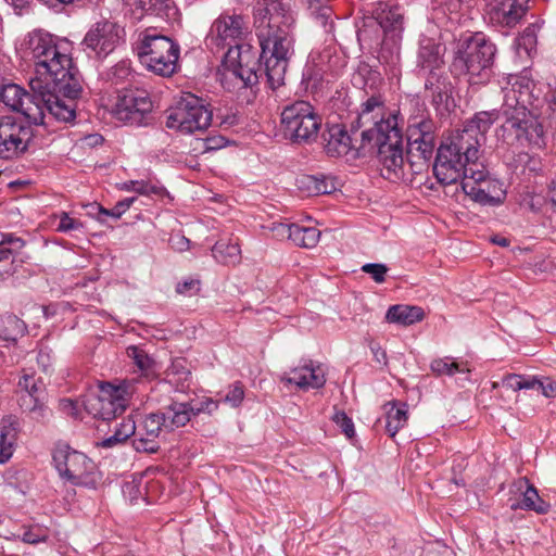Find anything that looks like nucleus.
I'll list each match as a JSON object with an SVG mask.
<instances>
[{"mask_svg": "<svg viewBox=\"0 0 556 556\" xmlns=\"http://www.w3.org/2000/svg\"><path fill=\"white\" fill-rule=\"evenodd\" d=\"M52 460L59 476L73 485L96 488V465L84 453L59 443L52 451Z\"/></svg>", "mask_w": 556, "mask_h": 556, "instance_id": "nucleus-13", "label": "nucleus"}, {"mask_svg": "<svg viewBox=\"0 0 556 556\" xmlns=\"http://www.w3.org/2000/svg\"><path fill=\"white\" fill-rule=\"evenodd\" d=\"M136 200V197H130L118 201L113 208L109 210V217L118 219Z\"/></svg>", "mask_w": 556, "mask_h": 556, "instance_id": "nucleus-57", "label": "nucleus"}, {"mask_svg": "<svg viewBox=\"0 0 556 556\" xmlns=\"http://www.w3.org/2000/svg\"><path fill=\"white\" fill-rule=\"evenodd\" d=\"M125 30L123 27L114 22L104 21L97 23L87 33L84 42L99 58H105L123 42Z\"/></svg>", "mask_w": 556, "mask_h": 556, "instance_id": "nucleus-19", "label": "nucleus"}, {"mask_svg": "<svg viewBox=\"0 0 556 556\" xmlns=\"http://www.w3.org/2000/svg\"><path fill=\"white\" fill-rule=\"evenodd\" d=\"M529 0H485L489 22L494 26L513 28L528 11Z\"/></svg>", "mask_w": 556, "mask_h": 556, "instance_id": "nucleus-20", "label": "nucleus"}, {"mask_svg": "<svg viewBox=\"0 0 556 556\" xmlns=\"http://www.w3.org/2000/svg\"><path fill=\"white\" fill-rule=\"evenodd\" d=\"M169 244L175 251L184 252L189 249L190 240L180 233H176L169 238Z\"/></svg>", "mask_w": 556, "mask_h": 556, "instance_id": "nucleus-60", "label": "nucleus"}, {"mask_svg": "<svg viewBox=\"0 0 556 556\" xmlns=\"http://www.w3.org/2000/svg\"><path fill=\"white\" fill-rule=\"evenodd\" d=\"M531 384V376L517 375V374H507L502 377L500 381L492 382V390H496L498 388H506L507 390H511L514 392L520 390H530Z\"/></svg>", "mask_w": 556, "mask_h": 556, "instance_id": "nucleus-39", "label": "nucleus"}, {"mask_svg": "<svg viewBox=\"0 0 556 556\" xmlns=\"http://www.w3.org/2000/svg\"><path fill=\"white\" fill-rule=\"evenodd\" d=\"M381 83L382 78L380 73L367 63H361L353 76V84L364 88L367 94L368 91H378L377 89Z\"/></svg>", "mask_w": 556, "mask_h": 556, "instance_id": "nucleus-34", "label": "nucleus"}, {"mask_svg": "<svg viewBox=\"0 0 556 556\" xmlns=\"http://www.w3.org/2000/svg\"><path fill=\"white\" fill-rule=\"evenodd\" d=\"M495 119L494 112H478L462 129L452 131L442 140L433 164V174L441 185L462 182L471 169L479 167L485 135Z\"/></svg>", "mask_w": 556, "mask_h": 556, "instance_id": "nucleus-3", "label": "nucleus"}, {"mask_svg": "<svg viewBox=\"0 0 556 556\" xmlns=\"http://www.w3.org/2000/svg\"><path fill=\"white\" fill-rule=\"evenodd\" d=\"M61 408L63 412L67 413L68 415L75 416L76 415V404L74 401L70 399H64L60 402Z\"/></svg>", "mask_w": 556, "mask_h": 556, "instance_id": "nucleus-61", "label": "nucleus"}, {"mask_svg": "<svg viewBox=\"0 0 556 556\" xmlns=\"http://www.w3.org/2000/svg\"><path fill=\"white\" fill-rule=\"evenodd\" d=\"M325 55H319L318 61L312 58L303 70L302 81L306 88L317 89L327 80V70L324 67Z\"/></svg>", "mask_w": 556, "mask_h": 556, "instance_id": "nucleus-33", "label": "nucleus"}, {"mask_svg": "<svg viewBox=\"0 0 556 556\" xmlns=\"http://www.w3.org/2000/svg\"><path fill=\"white\" fill-rule=\"evenodd\" d=\"M371 351L378 363H387V353L379 345L371 346Z\"/></svg>", "mask_w": 556, "mask_h": 556, "instance_id": "nucleus-63", "label": "nucleus"}, {"mask_svg": "<svg viewBox=\"0 0 556 556\" xmlns=\"http://www.w3.org/2000/svg\"><path fill=\"white\" fill-rule=\"evenodd\" d=\"M430 368L437 376H453L456 372H469L470 369L464 364L456 363L450 357L433 359Z\"/></svg>", "mask_w": 556, "mask_h": 556, "instance_id": "nucleus-41", "label": "nucleus"}, {"mask_svg": "<svg viewBox=\"0 0 556 556\" xmlns=\"http://www.w3.org/2000/svg\"><path fill=\"white\" fill-rule=\"evenodd\" d=\"M445 47L433 38L422 36L417 51V73L425 78V88L433 100L443 101L448 91L447 77L443 74Z\"/></svg>", "mask_w": 556, "mask_h": 556, "instance_id": "nucleus-10", "label": "nucleus"}, {"mask_svg": "<svg viewBox=\"0 0 556 556\" xmlns=\"http://www.w3.org/2000/svg\"><path fill=\"white\" fill-rule=\"evenodd\" d=\"M135 5L147 14L160 17H169L175 11L172 0H135Z\"/></svg>", "mask_w": 556, "mask_h": 556, "instance_id": "nucleus-37", "label": "nucleus"}, {"mask_svg": "<svg viewBox=\"0 0 556 556\" xmlns=\"http://www.w3.org/2000/svg\"><path fill=\"white\" fill-rule=\"evenodd\" d=\"M178 376L179 380H187L191 375L190 370L185 366V359H176L172 363V365L167 368V377Z\"/></svg>", "mask_w": 556, "mask_h": 556, "instance_id": "nucleus-55", "label": "nucleus"}, {"mask_svg": "<svg viewBox=\"0 0 556 556\" xmlns=\"http://www.w3.org/2000/svg\"><path fill=\"white\" fill-rule=\"evenodd\" d=\"M306 3L311 14L326 27L332 15V10L328 4L329 0H306Z\"/></svg>", "mask_w": 556, "mask_h": 556, "instance_id": "nucleus-42", "label": "nucleus"}, {"mask_svg": "<svg viewBox=\"0 0 556 556\" xmlns=\"http://www.w3.org/2000/svg\"><path fill=\"white\" fill-rule=\"evenodd\" d=\"M324 140L325 151L329 156H350V159L364 156L362 144L355 148L352 143L351 136L341 125L330 126L327 134L324 135Z\"/></svg>", "mask_w": 556, "mask_h": 556, "instance_id": "nucleus-23", "label": "nucleus"}, {"mask_svg": "<svg viewBox=\"0 0 556 556\" xmlns=\"http://www.w3.org/2000/svg\"><path fill=\"white\" fill-rule=\"evenodd\" d=\"M163 425L157 412L146 416L139 427H137L136 438L132 440L135 450L150 454L156 453L160 448L156 439L164 430Z\"/></svg>", "mask_w": 556, "mask_h": 556, "instance_id": "nucleus-24", "label": "nucleus"}, {"mask_svg": "<svg viewBox=\"0 0 556 556\" xmlns=\"http://www.w3.org/2000/svg\"><path fill=\"white\" fill-rule=\"evenodd\" d=\"M280 381L287 386L294 384L299 390L308 391L323 388L326 383V375L320 364L306 359L290 371L283 372Z\"/></svg>", "mask_w": 556, "mask_h": 556, "instance_id": "nucleus-21", "label": "nucleus"}, {"mask_svg": "<svg viewBox=\"0 0 556 556\" xmlns=\"http://www.w3.org/2000/svg\"><path fill=\"white\" fill-rule=\"evenodd\" d=\"M134 49L140 63L155 75L170 77L176 73L180 48L169 37L149 28L138 35Z\"/></svg>", "mask_w": 556, "mask_h": 556, "instance_id": "nucleus-9", "label": "nucleus"}, {"mask_svg": "<svg viewBox=\"0 0 556 556\" xmlns=\"http://www.w3.org/2000/svg\"><path fill=\"white\" fill-rule=\"evenodd\" d=\"M384 99L378 91H371V94L361 104V110L356 121L352 123V129L377 128L380 123L394 117L399 123V116L395 113L384 114Z\"/></svg>", "mask_w": 556, "mask_h": 556, "instance_id": "nucleus-22", "label": "nucleus"}, {"mask_svg": "<svg viewBox=\"0 0 556 556\" xmlns=\"http://www.w3.org/2000/svg\"><path fill=\"white\" fill-rule=\"evenodd\" d=\"M318 175L303 176L299 180V188L306 191L309 195H318L317 193Z\"/></svg>", "mask_w": 556, "mask_h": 556, "instance_id": "nucleus-58", "label": "nucleus"}, {"mask_svg": "<svg viewBox=\"0 0 556 556\" xmlns=\"http://www.w3.org/2000/svg\"><path fill=\"white\" fill-rule=\"evenodd\" d=\"M509 97L507 104H502L496 114V119L502 118V124L496 130L497 138L507 146H530L543 149L546 146L544 126L539 117L526 106H511Z\"/></svg>", "mask_w": 556, "mask_h": 556, "instance_id": "nucleus-8", "label": "nucleus"}, {"mask_svg": "<svg viewBox=\"0 0 556 556\" xmlns=\"http://www.w3.org/2000/svg\"><path fill=\"white\" fill-rule=\"evenodd\" d=\"M467 0H439L442 11L450 13L451 20H457V14L463 10Z\"/></svg>", "mask_w": 556, "mask_h": 556, "instance_id": "nucleus-54", "label": "nucleus"}, {"mask_svg": "<svg viewBox=\"0 0 556 556\" xmlns=\"http://www.w3.org/2000/svg\"><path fill=\"white\" fill-rule=\"evenodd\" d=\"M121 189L125 191H134L139 194L156 193V187L150 185L144 180H129L123 182Z\"/></svg>", "mask_w": 556, "mask_h": 556, "instance_id": "nucleus-47", "label": "nucleus"}, {"mask_svg": "<svg viewBox=\"0 0 556 556\" xmlns=\"http://www.w3.org/2000/svg\"><path fill=\"white\" fill-rule=\"evenodd\" d=\"M496 46L483 34H465L455 42L451 70L470 85L485 84L492 75Z\"/></svg>", "mask_w": 556, "mask_h": 556, "instance_id": "nucleus-5", "label": "nucleus"}, {"mask_svg": "<svg viewBox=\"0 0 556 556\" xmlns=\"http://www.w3.org/2000/svg\"><path fill=\"white\" fill-rule=\"evenodd\" d=\"M435 123L429 113L421 108L407 121V156L410 166L419 165L421 169L431 160L435 146Z\"/></svg>", "mask_w": 556, "mask_h": 556, "instance_id": "nucleus-12", "label": "nucleus"}, {"mask_svg": "<svg viewBox=\"0 0 556 556\" xmlns=\"http://www.w3.org/2000/svg\"><path fill=\"white\" fill-rule=\"evenodd\" d=\"M26 55L34 65L29 78L30 91L36 97H48L61 103H71L76 117V99L81 94L80 75L73 59L49 33L35 30L26 40Z\"/></svg>", "mask_w": 556, "mask_h": 556, "instance_id": "nucleus-1", "label": "nucleus"}, {"mask_svg": "<svg viewBox=\"0 0 556 556\" xmlns=\"http://www.w3.org/2000/svg\"><path fill=\"white\" fill-rule=\"evenodd\" d=\"M514 486L522 494V498L520 501L510 500V508L513 510H533L541 515L546 514L549 510L551 505L540 497L538 490L529 482L528 479H519L515 482Z\"/></svg>", "mask_w": 556, "mask_h": 556, "instance_id": "nucleus-25", "label": "nucleus"}, {"mask_svg": "<svg viewBox=\"0 0 556 556\" xmlns=\"http://www.w3.org/2000/svg\"><path fill=\"white\" fill-rule=\"evenodd\" d=\"M290 8V0H262L255 7L256 35L261 47L256 60L264 65V74L273 89L283 85L289 60L294 52L291 33L294 18ZM258 72L260 67V77Z\"/></svg>", "mask_w": 556, "mask_h": 556, "instance_id": "nucleus-2", "label": "nucleus"}, {"mask_svg": "<svg viewBox=\"0 0 556 556\" xmlns=\"http://www.w3.org/2000/svg\"><path fill=\"white\" fill-rule=\"evenodd\" d=\"M372 15L386 34H390L392 38L400 37L403 30V14L399 7L379 3Z\"/></svg>", "mask_w": 556, "mask_h": 556, "instance_id": "nucleus-28", "label": "nucleus"}, {"mask_svg": "<svg viewBox=\"0 0 556 556\" xmlns=\"http://www.w3.org/2000/svg\"><path fill=\"white\" fill-rule=\"evenodd\" d=\"M281 124L286 138L293 143H309L318 136L321 117L309 102L300 100L283 109Z\"/></svg>", "mask_w": 556, "mask_h": 556, "instance_id": "nucleus-14", "label": "nucleus"}, {"mask_svg": "<svg viewBox=\"0 0 556 556\" xmlns=\"http://www.w3.org/2000/svg\"><path fill=\"white\" fill-rule=\"evenodd\" d=\"M218 408V402L211 397H203L194 404H189L191 416H198L201 413L212 414Z\"/></svg>", "mask_w": 556, "mask_h": 556, "instance_id": "nucleus-46", "label": "nucleus"}, {"mask_svg": "<svg viewBox=\"0 0 556 556\" xmlns=\"http://www.w3.org/2000/svg\"><path fill=\"white\" fill-rule=\"evenodd\" d=\"M460 187L466 195L481 205H498L503 203L506 194L503 182L491 177L481 164L471 169L462 180Z\"/></svg>", "mask_w": 556, "mask_h": 556, "instance_id": "nucleus-16", "label": "nucleus"}, {"mask_svg": "<svg viewBox=\"0 0 556 556\" xmlns=\"http://www.w3.org/2000/svg\"><path fill=\"white\" fill-rule=\"evenodd\" d=\"M532 88L533 81L526 76H510L506 86L502 88L504 93L503 104L509 102V97L513 99L511 106H526L532 103Z\"/></svg>", "mask_w": 556, "mask_h": 556, "instance_id": "nucleus-26", "label": "nucleus"}, {"mask_svg": "<svg viewBox=\"0 0 556 556\" xmlns=\"http://www.w3.org/2000/svg\"><path fill=\"white\" fill-rule=\"evenodd\" d=\"M176 291L182 295H193L200 291V280L189 278L182 282H179L176 287Z\"/></svg>", "mask_w": 556, "mask_h": 556, "instance_id": "nucleus-56", "label": "nucleus"}, {"mask_svg": "<svg viewBox=\"0 0 556 556\" xmlns=\"http://www.w3.org/2000/svg\"><path fill=\"white\" fill-rule=\"evenodd\" d=\"M424 315V311L419 306L393 305L387 311L386 319L392 324L410 326L422 320Z\"/></svg>", "mask_w": 556, "mask_h": 556, "instance_id": "nucleus-30", "label": "nucleus"}, {"mask_svg": "<svg viewBox=\"0 0 556 556\" xmlns=\"http://www.w3.org/2000/svg\"><path fill=\"white\" fill-rule=\"evenodd\" d=\"M127 355L146 377L155 375L156 364L144 350L136 345H130L127 348Z\"/></svg>", "mask_w": 556, "mask_h": 556, "instance_id": "nucleus-38", "label": "nucleus"}, {"mask_svg": "<svg viewBox=\"0 0 556 556\" xmlns=\"http://www.w3.org/2000/svg\"><path fill=\"white\" fill-rule=\"evenodd\" d=\"M18 402L23 410L34 413L40 417L43 416L45 407L42 397H36L29 393H21Z\"/></svg>", "mask_w": 556, "mask_h": 556, "instance_id": "nucleus-43", "label": "nucleus"}, {"mask_svg": "<svg viewBox=\"0 0 556 556\" xmlns=\"http://www.w3.org/2000/svg\"><path fill=\"white\" fill-rule=\"evenodd\" d=\"M361 138L364 155L377 152L383 177L393 180L404 175L403 138L394 117L380 123L377 128L364 129Z\"/></svg>", "mask_w": 556, "mask_h": 556, "instance_id": "nucleus-6", "label": "nucleus"}, {"mask_svg": "<svg viewBox=\"0 0 556 556\" xmlns=\"http://www.w3.org/2000/svg\"><path fill=\"white\" fill-rule=\"evenodd\" d=\"M517 161L523 165L525 169L530 173H538L542 169L541 159L536 155H530L528 153H520Z\"/></svg>", "mask_w": 556, "mask_h": 556, "instance_id": "nucleus-53", "label": "nucleus"}, {"mask_svg": "<svg viewBox=\"0 0 556 556\" xmlns=\"http://www.w3.org/2000/svg\"><path fill=\"white\" fill-rule=\"evenodd\" d=\"M278 236H287L295 245L312 249L320 238V231L315 227H305L298 224H279L273 228Z\"/></svg>", "mask_w": 556, "mask_h": 556, "instance_id": "nucleus-27", "label": "nucleus"}, {"mask_svg": "<svg viewBox=\"0 0 556 556\" xmlns=\"http://www.w3.org/2000/svg\"><path fill=\"white\" fill-rule=\"evenodd\" d=\"M16 440L15 421L11 417L3 419L0 431V464L7 463L12 457Z\"/></svg>", "mask_w": 556, "mask_h": 556, "instance_id": "nucleus-31", "label": "nucleus"}, {"mask_svg": "<svg viewBox=\"0 0 556 556\" xmlns=\"http://www.w3.org/2000/svg\"><path fill=\"white\" fill-rule=\"evenodd\" d=\"M24 241L20 238L8 235L0 242V263L10 261L13 257L14 249H22Z\"/></svg>", "mask_w": 556, "mask_h": 556, "instance_id": "nucleus-44", "label": "nucleus"}, {"mask_svg": "<svg viewBox=\"0 0 556 556\" xmlns=\"http://www.w3.org/2000/svg\"><path fill=\"white\" fill-rule=\"evenodd\" d=\"M547 195L553 205L556 206V176L549 181L547 186Z\"/></svg>", "mask_w": 556, "mask_h": 556, "instance_id": "nucleus-64", "label": "nucleus"}, {"mask_svg": "<svg viewBox=\"0 0 556 556\" xmlns=\"http://www.w3.org/2000/svg\"><path fill=\"white\" fill-rule=\"evenodd\" d=\"M86 207L87 214L100 223H104L109 217V210L98 203L88 204Z\"/></svg>", "mask_w": 556, "mask_h": 556, "instance_id": "nucleus-59", "label": "nucleus"}, {"mask_svg": "<svg viewBox=\"0 0 556 556\" xmlns=\"http://www.w3.org/2000/svg\"><path fill=\"white\" fill-rule=\"evenodd\" d=\"M333 421L341 428L346 438L352 439L355 435L354 424L343 410L334 414Z\"/></svg>", "mask_w": 556, "mask_h": 556, "instance_id": "nucleus-49", "label": "nucleus"}, {"mask_svg": "<svg viewBox=\"0 0 556 556\" xmlns=\"http://www.w3.org/2000/svg\"><path fill=\"white\" fill-rule=\"evenodd\" d=\"M26 325L15 315H4L0 317V338L7 341H15L23 336Z\"/></svg>", "mask_w": 556, "mask_h": 556, "instance_id": "nucleus-36", "label": "nucleus"}, {"mask_svg": "<svg viewBox=\"0 0 556 556\" xmlns=\"http://www.w3.org/2000/svg\"><path fill=\"white\" fill-rule=\"evenodd\" d=\"M153 103L146 90L126 89L118 97L113 108L116 119L134 126L147 125Z\"/></svg>", "mask_w": 556, "mask_h": 556, "instance_id": "nucleus-17", "label": "nucleus"}, {"mask_svg": "<svg viewBox=\"0 0 556 556\" xmlns=\"http://www.w3.org/2000/svg\"><path fill=\"white\" fill-rule=\"evenodd\" d=\"M0 101L14 112L22 113L29 124L47 125V117L61 123H72L74 111L71 103L65 104L50 100L48 97H36L16 84L4 85L0 90Z\"/></svg>", "mask_w": 556, "mask_h": 556, "instance_id": "nucleus-7", "label": "nucleus"}, {"mask_svg": "<svg viewBox=\"0 0 556 556\" xmlns=\"http://www.w3.org/2000/svg\"><path fill=\"white\" fill-rule=\"evenodd\" d=\"M166 113V127L184 135L205 130L213 118L205 101L192 93L181 96Z\"/></svg>", "mask_w": 556, "mask_h": 556, "instance_id": "nucleus-11", "label": "nucleus"}, {"mask_svg": "<svg viewBox=\"0 0 556 556\" xmlns=\"http://www.w3.org/2000/svg\"><path fill=\"white\" fill-rule=\"evenodd\" d=\"M136 430V422L130 417L124 418L122 422L116 426L114 433L105 438L100 445L102 447H113L125 442L131 435H135Z\"/></svg>", "mask_w": 556, "mask_h": 556, "instance_id": "nucleus-35", "label": "nucleus"}, {"mask_svg": "<svg viewBox=\"0 0 556 556\" xmlns=\"http://www.w3.org/2000/svg\"><path fill=\"white\" fill-rule=\"evenodd\" d=\"M157 415L162 424H164L163 428L166 431H173L176 428L186 426L191 418L189 403H173L165 407L164 410L157 412Z\"/></svg>", "mask_w": 556, "mask_h": 556, "instance_id": "nucleus-29", "label": "nucleus"}, {"mask_svg": "<svg viewBox=\"0 0 556 556\" xmlns=\"http://www.w3.org/2000/svg\"><path fill=\"white\" fill-rule=\"evenodd\" d=\"M407 418L406 404H402L401 407H395L393 405L388 410L386 430L391 438H393L397 431L406 425Z\"/></svg>", "mask_w": 556, "mask_h": 556, "instance_id": "nucleus-40", "label": "nucleus"}, {"mask_svg": "<svg viewBox=\"0 0 556 556\" xmlns=\"http://www.w3.org/2000/svg\"><path fill=\"white\" fill-rule=\"evenodd\" d=\"M531 384L530 390H536L541 392L546 397H555L556 396V382L551 378L544 377L539 379L534 376H531Z\"/></svg>", "mask_w": 556, "mask_h": 556, "instance_id": "nucleus-45", "label": "nucleus"}, {"mask_svg": "<svg viewBox=\"0 0 556 556\" xmlns=\"http://www.w3.org/2000/svg\"><path fill=\"white\" fill-rule=\"evenodd\" d=\"M244 397L243 386L239 382L231 386L223 399V401L229 404L231 407H238L242 403Z\"/></svg>", "mask_w": 556, "mask_h": 556, "instance_id": "nucleus-51", "label": "nucleus"}, {"mask_svg": "<svg viewBox=\"0 0 556 556\" xmlns=\"http://www.w3.org/2000/svg\"><path fill=\"white\" fill-rule=\"evenodd\" d=\"M130 384L113 386L101 382L97 392H90L84 405L88 414L94 418L110 420L122 415L129 404L132 390Z\"/></svg>", "mask_w": 556, "mask_h": 556, "instance_id": "nucleus-15", "label": "nucleus"}, {"mask_svg": "<svg viewBox=\"0 0 556 556\" xmlns=\"http://www.w3.org/2000/svg\"><path fill=\"white\" fill-rule=\"evenodd\" d=\"M249 33V26L240 15H220L211 26L207 39L217 47H229L224 56L225 77L237 79L242 88L258 81L256 52L248 43H239Z\"/></svg>", "mask_w": 556, "mask_h": 556, "instance_id": "nucleus-4", "label": "nucleus"}, {"mask_svg": "<svg viewBox=\"0 0 556 556\" xmlns=\"http://www.w3.org/2000/svg\"><path fill=\"white\" fill-rule=\"evenodd\" d=\"M59 224L56 230L60 232H68L83 228V224L75 218H72L67 213L62 212L59 216Z\"/></svg>", "mask_w": 556, "mask_h": 556, "instance_id": "nucleus-52", "label": "nucleus"}, {"mask_svg": "<svg viewBox=\"0 0 556 556\" xmlns=\"http://www.w3.org/2000/svg\"><path fill=\"white\" fill-rule=\"evenodd\" d=\"M340 184L333 176L318 175L317 193L330 194L338 190Z\"/></svg>", "mask_w": 556, "mask_h": 556, "instance_id": "nucleus-50", "label": "nucleus"}, {"mask_svg": "<svg viewBox=\"0 0 556 556\" xmlns=\"http://www.w3.org/2000/svg\"><path fill=\"white\" fill-rule=\"evenodd\" d=\"M213 257L225 265H236L241 260V250L238 242L220 239L212 248Z\"/></svg>", "mask_w": 556, "mask_h": 556, "instance_id": "nucleus-32", "label": "nucleus"}, {"mask_svg": "<svg viewBox=\"0 0 556 556\" xmlns=\"http://www.w3.org/2000/svg\"><path fill=\"white\" fill-rule=\"evenodd\" d=\"M362 270L370 275L375 282L382 283L389 269L384 264L368 263L362 266Z\"/></svg>", "mask_w": 556, "mask_h": 556, "instance_id": "nucleus-48", "label": "nucleus"}, {"mask_svg": "<svg viewBox=\"0 0 556 556\" xmlns=\"http://www.w3.org/2000/svg\"><path fill=\"white\" fill-rule=\"evenodd\" d=\"M34 380L35 377L33 375H24L18 381V388L21 389V393L28 391Z\"/></svg>", "mask_w": 556, "mask_h": 556, "instance_id": "nucleus-62", "label": "nucleus"}, {"mask_svg": "<svg viewBox=\"0 0 556 556\" xmlns=\"http://www.w3.org/2000/svg\"><path fill=\"white\" fill-rule=\"evenodd\" d=\"M33 137L29 123L14 116L0 117V159L11 160L24 153Z\"/></svg>", "mask_w": 556, "mask_h": 556, "instance_id": "nucleus-18", "label": "nucleus"}]
</instances>
